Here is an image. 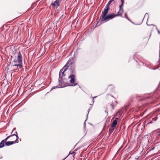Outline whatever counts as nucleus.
<instances>
[{
	"label": "nucleus",
	"mask_w": 160,
	"mask_h": 160,
	"mask_svg": "<svg viewBox=\"0 0 160 160\" xmlns=\"http://www.w3.org/2000/svg\"><path fill=\"white\" fill-rule=\"evenodd\" d=\"M110 10L104 8L100 16L99 20L97 22L95 28L98 27L101 24L114 18L113 13H108Z\"/></svg>",
	"instance_id": "nucleus-1"
},
{
	"label": "nucleus",
	"mask_w": 160,
	"mask_h": 160,
	"mask_svg": "<svg viewBox=\"0 0 160 160\" xmlns=\"http://www.w3.org/2000/svg\"><path fill=\"white\" fill-rule=\"evenodd\" d=\"M17 62H18V64H14L13 66L19 67L20 68H22V56L20 51L18 52L17 59L16 60L15 58L12 62L16 63Z\"/></svg>",
	"instance_id": "nucleus-2"
},
{
	"label": "nucleus",
	"mask_w": 160,
	"mask_h": 160,
	"mask_svg": "<svg viewBox=\"0 0 160 160\" xmlns=\"http://www.w3.org/2000/svg\"><path fill=\"white\" fill-rule=\"evenodd\" d=\"M68 78L70 79V83L71 84H70L69 86L74 87L78 85V83L75 82L76 81V74H70L68 76Z\"/></svg>",
	"instance_id": "nucleus-3"
},
{
	"label": "nucleus",
	"mask_w": 160,
	"mask_h": 160,
	"mask_svg": "<svg viewBox=\"0 0 160 160\" xmlns=\"http://www.w3.org/2000/svg\"><path fill=\"white\" fill-rule=\"evenodd\" d=\"M68 66L67 67L64 65L60 70L59 72V78L58 79H63V77H65L66 75L65 72L68 70Z\"/></svg>",
	"instance_id": "nucleus-4"
},
{
	"label": "nucleus",
	"mask_w": 160,
	"mask_h": 160,
	"mask_svg": "<svg viewBox=\"0 0 160 160\" xmlns=\"http://www.w3.org/2000/svg\"><path fill=\"white\" fill-rule=\"evenodd\" d=\"M65 79V78L62 79H58V82L59 83V86H60L61 88H63L69 86L70 84L64 81Z\"/></svg>",
	"instance_id": "nucleus-5"
},
{
	"label": "nucleus",
	"mask_w": 160,
	"mask_h": 160,
	"mask_svg": "<svg viewBox=\"0 0 160 160\" xmlns=\"http://www.w3.org/2000/svg\"><path fill=\"white\" fill-rule=\"evenodd\" d=\"M75 68L76 65L75 64L70 65V66L68 68V69L70 71V74H76Z\"/></svg>",
	"instance_id": "nucleus-6"
},
{
	"label": "nucleus",
	"mask_w": 160,
	"mask_h": 160,
	"mask_svg": "<svg viewBox=\"0 0 160 160\" xmlns=\"http://www.w3.org/2000/svg\"><path fill=\"white\" fill-rule=\"evenodd\" d=\"M61 1V0H56L53 2L51 3V6H52L57 9L59 6Z\"/></svg>",
	"instance_id": "nucleus-7"
},
{
	"label": "nucleus",
	"mask_w": 160,
	"mask_h": 160,
	"mask_svg": "<svg viewBox=\"0 0 160 160\" xmlns=\"http://www.w3.org/2000/svg\"><path fill=\"white\" fill-rule=\"evenodd\" d=\"M75 59V53L74 55V56H73L72 58H70L67 62V63L65 65L66 66H68V67L70 66V65L73 64H74L73 63V62L74 61Z\"/></svg>",
	"instance_id": "nucleus-8"
},
{
	"label": "nucleus",
	"mask_w": 160,
	"mask_h": 160,
	"mask_svg": "<svg viewBox=\"0 0 160 160\" xmlns=\"http://www.w3.org/2000/svg\"><path fill=\"white\" fill-rule=\"evenodd\" d=\"M75 59V53L74 55V56H73L72 58H70L67 62V63L65 65L66 66H68V67L70 66V65L73 64H74L73 63V62L74 61Z\"/></svg>",
	"instance_id": "nucleus-9"
},
{
	"label": "nucleus",
	"mask_w": 160,
	"mask_h": 160,
	"mask_svg": "<svg viewBox=\"0 0 160 160\" xmlns=\"http://www.w3.org/2000/svg\"><path fill=\"white\" fill-rule=\"evenodd\" d=\"M123 110L122 109L119 110L116 113L115 116L112 118V120L114 119L115 117H118L120 118L122 114L123 113Z\"/></svg>",
	"instance_id": "nucleus-10"
},
{
	"label": "nucleus",
	"mask_w": 160,
	"mask_h": 160,
	"mask_svg": "<svg viewBox=\"0 0 160 160\" xmlns=\"http://www.w3.org/2000/svg\"><path fill=\"white\" fill-rule=\"evenodd\" d=\"M123 12H121V11H118L116 13H113L114 18L120 16L122 18H123L124 17L122 16V14Z\"/></svg>",
	"instance_id": "nucleus-11"
},
{
	"label": "nucleus",
	"mask_w": 160,
	"mask_h": 160,
	"mask_svg": "<svg viewBox=\"0 0 160 160\" xmlns=\"http://www.w3.org/2000/svg\"><path fill=\"white\" fill-rule=\"evenodd\" d=\"M147 16V17H148V18H147V20L148 19V13H145V15H144V17H143V19H142V22H141L140 23H138H138H134V22H132V21H131V22L132 23V24H133L135 25H140L142 23V22H143V20H144V18L145 17V16Z\"/></svg>",
	"instance_id": "nucleus-12"
},
{
	"label": "nucleus",
	"mask_w": 160,
	"mask_h": 160,
	"mask_svg": "<svg viewBox=\"0 0 160 160\" xmlns=\"http://www.w3.org/2000/svg\"><path fill=\"white\" fill-rule=\"evenodd\" d=\"M114 1V0H109V1L108 2L107 4L106 5L105 8L110 9V4L113 1Z\"/></svg>",
	"instance_id": "nucleus-13"
},
{
	"label": "nucleus",
	"mask_w": 160,
	"mask_h": 160,
	"mask_svg": "<svg viewBox=\"0 0 160 160\" xmlns=\"http://www.w3.org/2000/svg\"><path fill=\"white\" fill-rule=\"evenodd\" d=\"M145 66L150 69L155 70L157 69L156 68H152V65L150 64L146 63L145 64Z\"/></svg>",
	"instance_id": "nucleus-14"
},
{
	"label": "nucleus",
	"mask_w": 160,
	"mask_h": 160,
	"mask_svg": "<svg viewBox=\"0 0 160 160\" xmlns=\"http://www.w3.org/2000/svg\"><path fill=\"white\" fill-rule=\"evenodd\" d=\"M5 142L4 139L2 140L0 142V148H2L5 146Z\"/></svg>",
	"instance_id": "nucleus-15"
},
{
	"label": "nucleus",
	"mask_w": 160,
	"mask_h": 160,
	"mask_svg": "<svg viewBox=\"0 0 160 160\" xmlns=\"http://www.w3.org/2000/svg\"><path fill=\"white\" fill-rule=\"evenodd\" d=\"M13 141H8L5 142V146H9L13 144Z\"/></svg>",
	"instance_id": "nucleus-16"
},
{
	"label": "nucleus",
	"mask_w": 160,
	"mask_h": 160,
	"mask_svg": "<svg viewBox=\"0 0 160 160\" xmlns=\"http://www.w3.org/2000/svg\"><path fill=\"white\" fill-rule=\"evenodd\" d=\"M115 128H113V127H112V126H111L109 129L108 132V134H110L113 132Z\"/></svg>",
	"instance_id": "nucleus-17"
},
{
	"label": "nucleus",
	"mask_w": 160,
	"mask_h": 160,
	"mask_svg": "<svg viewBox=\"0 0 160 160\" xmlns=\"http://www.w3.org/2000/svg\"><path fill=\"white\" fill-rule=\"evenodd\" d=\"M117 124V121H116V120H114L113 121L112 123L111 126H112V127H113V128H116Z\"/></svg>",
	"instance_id": "nucleus-18"
},
{
	"label": "nucleus",
	"mask_w": 160,
	"mask_h": 160,
	"mask_svg": "<svg viewBox=\"0 0 160 160\" xmlns=\"http://www.w3.org/2000/svg\"><path fill=\"white\" fill-rule=\"evenodd\" d=\"M109 88L110 89L112 92L114 91V88H115V86L112 84H110L109 86Z\"/></svg>",
	"instance_id": "nucleus-19"
},
{
	"label": "nucleus",
	"mask_w": 160,
	"mask_h": 160,
	"mask_svg": "<svg viewBox=\"0 0 160 160\" xmlns=\"http://www.w3.org/2000/svg\"><path fill=\"white\" fill-rule=\"evenodd\" d=\"M135 56V54H134L133 57V59H134V60L136 61V62L137 63L138 65L137 66V68H140V64L139 63V62L137 60H135V58H134Z\"/></svg>",
	"instance_id": "nucleus-20"
},
{
	"label": "nucleus",
	"mask_w": 160,
	"mask_h": 160,
	"mask_svg": "<svg viewBox=\"0 0 160 160\" xmlns=\"http://www.w3.org/2000/svg\"><path fill=\"white\" fill-rule=\"evenodd\" d=\"M60 87V86H59V84L56 86H53L52 87L51 90H50V92L52 90L54 89H56V88H61V87Z\"/></svg>",
	"instance_id": "nucleus-21"
},
{
	"label": "nucleus",
	"mask_w": 160,
	"mask_h": 160,
	"mask_svg": "<svg viewBox=\"0 0 160 160\" xmlns=\"http://www.w3.org/2000/svg\"><path fill=\"white\" fill-rule=\"evenodd\" d=\"M12 136H15L16 138H19L18 136V134L17 132L16 131L15 132H14V133L13 134H12Z\"/></svg>",
	"instance_id": "nucleus-22"
},
{
	"label": "nucleus",
	"mask_w": 160,
	"mask_h": 160,
	"mask_svg": "<svg viewBox=\"0 0 160 160\" xmlns=\"http://www.w3.org/2000/svg\"><path fill=\"white\" fill-rule=\"evenodd\" d=\"M88 119V115H87V116H86V120L84 122V126H83V130L85 131V128H86V121Z\"/></svg>",
	"instance_id": "nucleus-23"
},
{
	"label": "nucleus",
	"mask_w": 160,
	"mask_h": 160,
	"mask_svg": "<svg viewBox=\"0 0 160 160\" xmlns=\"http://www.w3.org/2000/svg\"><path fill=\"white\" fill-rule=\"evenodd\" d=\"M18 139L19 138H16V139L15 141H12L13 144L15 143H18L19 142Z\"/></svg>",
	"instance_id": "nucleus-24"
},
{
	"label": "nucleus",
	"mask_w": 160,
	"mask_h": 160,
	"mask_svg": "<svg viewBox=\"0 0 160 160\" xmlns=\"http://www.w3.org/2000/svg\"><path fill=\"white\" fill-rule=\"evenodd\" d=\"M12 137V134L11 135L7 136L4 139L6 141H7V140L9 139V138H10L11 137Z\"/></svg>",
	"instance_id": "nucleus-25"
},
{
	"label": "nucleus",
	"mask_w": 160,
	"mask_h": 160,
	"mask_svg": "<svg viewBox=\"0 0 160 160\" xmlns=\"http://www.w3.org/2000/svg\"><path fill=\"white\" fill-rule=\"evenodd\" d=\"M11 64V62H10V64H9L6 68L7 71H8L9 69V67Z\"/></svg>",
	"instance_id": "nucleus-26"
},
{
	"label": "nucleus",
	"mask_w": 160,
	"mask_h": 160,
	"mask_svg": "<svg viewBox=\"0 0 160 160\" xmlns=\"http://www.w3.org/2000/svg\"><path fill=\"white\" fill-rule=\"evenodd\" d=\"M120 118L118 117V118H115L114 120H116V121H117V122L118 121H120L121 119H120Z\"/></svg>",
	"instance_id": "nucleus-27"
},
{
	"label": "nucleus",
	"mask_w": 160,
	"mask_h": 160,
	"mask_svg": "<svg viewBox=\"0 0 160 160\" xmlns=\"http://www.w3.org/2000/svg\"><path fill=\"white\" fill-rule=\"evenodd\" d=\"M146 24H147V25L148 26H152V25H153V26H155L156 27V29H157H157H158V28H157V27L155 25H154L153 24H148L147 23V22L146 23Z\"/></svg>",
	"instance_id": "nucleus-28"
},
{
	"label": "nucleus",
	"mask_w": 160,
	"mask_h": 160,
	"mask_svg": "<svg viewBox=\"0 0 160 160\" xmlns=\"http://www.w3.org/2000/svg\"><path fill=\"white\" fill-rule=\"evenodd\" d=\"M74 153L75 154V152L74 151L72 152L71 151L69 152L67 156H68L70 154H73Z\"/></svg>",
	"instance_id": "nucleus-29"
},
{
	"label": "nucleus",
	"mask_w": 160,
	"mask_h": 160,
	"mask_svg": "<svg viewBox=\"0 0 160 160\" xmlns=\"http://www.w3.org/2000/svg\"><path fill=\"white\" fill-rule=\"evenodd\" d=\"M119 7V11L123 12H124V10H123V8L122 7Z\"/></svg>",
	"instance_id": "nucleus-30"
},
{
	"label": "nucleus",
	"mask_w": 160,
	"mask_h": 160,
	"mask_svg": "<svg viewBox=\"0 0 160 160\" xmlns=\"http://www.w3.org/2000/svg\"><path fill=\"white\" fill-rule=\"evenodd\" d=\"M13 72H18L19 71V69L18 68H17L16 69H14L12 70Z\"/></svg>",
	"instance_id": "nucleus-31"
},
{
	"label": "nucleus",
	"mask_w": 160,
	"mask_h": 160,
	"mask_svg": "<svg viewBox=\"0 0 160 160\" xmlns=\"http://www.w3.org/2000/svg\"><path fill=\"white\" fill-rule=\"evenodd\" d=\"M110 135V134H109L108 133V134L107 133L106 134L105 137L107 138V139H108V138Z\"/></svg>",
	"instance_id": "nucleus-32"
},
{
	"label": "nucleus",
	"mask_w": 160,
	"mask_h": 160,
	"mask_svg": "<svg viewBox=\"0 0 160 160\" xmlns=\"http://www.w3.org/2000/svg\"><path fill=\"white\" fill-rule=\"evenodd\" d=\"M155 147H152L148 151V152H150L151 151L155 149Z\"/></svg>",
	"instance_id": "nucleus-33"
},
{
	"label": "nucleus",
	"mask_w": 160,
	"mask_h": 160,
	"mask_svg": "<svg viewBox=\"0 0 160 160\" xmlns=\"http://www.w3.org/2000/svg\"><path fill=\"white\" fill-rule=\"evenodd\" d=\"M157 120V117H155L154 118H152V120L153 121H156Z\"/></svg>",
	"instance_id": "nucleus-34"
},
{
	"label": "nucleus",
	"mask_w": 160,
	"mask_h": 160,
	"mask_svg": "<svg viewBox=\"0 0 160 160\" xmlns=\"http://www.w3.org/2000/svg\"><path fill=\"white\" fill-rule=\"evenodd\" d=\"M124 2H121V4L119 6V7H122L124 6Z\"/></svg>",
	"instance_id": "nucleus-35"
},
{
	"label": "nucleus",
	"mask_w": 160,
	"mask_h": 160,
	"mask_svg": "<svg viewBox=\"0 0 160 160\" xmlns=\"http://www.w3.org/2000/svg\"><path fill=\"white\" fill-rule=\"evenodd\" d=\"M109 118L108 117V118L106 120V122H109V120H110V118ZM106 123H105V125H104V126H105L106 125Z\"/></svg>",
	"instance_id": "nucleus-36"
},
{
	"label": "nucleus",
	"mask_w": 160,
	"mask_h": 160,
	"mask_svg": "<svg viewBox=\"0 0 160 160\" xmlns=\"http://www.w3.org/2000/svg\"><path fill=\"white\" fill-rule=\"evenodd\" d=\"M16 131V128H13L12 132H11V134H12L15 131V132Z\"/></svg>",
	"instance_id": "nucleus-37"
},
{
	"label": "nucleus",
	"mask_w": 160,
	"mask_h": 160,
	"mask_svg": "<svg viewBox=\"0 0 160 160\" xmlns=\"http://www.w3.org/2000/svg\"><path fill=\"white\" fill-rule=\"evenodd\" d=\"M127 17H128V16L127 13H125L124 14V18H127Z\"/></svg>",
	"instance_id": "nucleus-38"
},
{
	"label": "nucleus",
	"mask_w": 160,
	"mask_h": 160,
	"mask_svg": "<svg viewBox=\"0 0 160 160\" xmlns=\"http://www.w3.org/2000/svg\"><path fill=\"white\" fill-rule=\"evenodd\" d=\"M158 91V88H157L154 91V92L155 93H156Z\"/></svg>",
	"instance_id": "nucleus-39"
},
{
	"label": "nucleus",
	"mask_w": 160,
	"mask_h": 160,
	"mask_svg": "<svg viewBox=\"0 0 160 160\" xmlns=\"http://www.w3.org/2000/svg\"><path fill=\"white\" fill-rule=\"evenodd\" d=\"M152 97V96H148L147 97V98L148 99L152 98H153Z\"/></svg>",
	"instance_id": "nucleus-40"
},
{
	"label": "nucleus",
	"mask_w": 160,
	"mask_h": 160,
	"mask_svg": "<svg viewBox=\"0 0 160 160\" xmlns=\"http://www.w3.org/2000/svg\"><path fill=\"white\" fill-rule=\"evenodd\" d=\"M16 53V50H14L13 52V54L15 55Z\"/></svg>",
	"instance_id": "nucleus-41"
},
{
	"label": "nucleus",
	"mask_w": 160,
	"mask_h": 160,
	"mask_svg": "<svg viewBox=\"0 0 160 160\" xmlns=\"http://www.w3.org/2000/svg\"><path fill=\"white\" fill-rule=\"evenodd\" d=\"M160 153V150H159L158 152L155 154V155H158Z\"/></svg>",
	"instance_id": "nucleus-42"
},
{
	"label": "nucleus",
	"mask_w": 160,
	"mask_h": 160,
	"mask_svg": "<svg viewBox=\"0 0 160 160\" xmlns=\"http://www.w3.org/2000/svg\"><path fill=\"white\" fill-rule=\"evenodd\" d=\"M126 19L128 20L129 21H130V22H131V20L128 17H127V18H126Z\"/></svg>",
	"instance_id": "nucleus-43"
},
{
	"label": "nucleus",
	"mask_w": 160,
	"mask_h": 160,
	"mask_svg": "<svg viewBox=\"0 0 160 160\" xmlns=\"http://www.w3.org/2000/svg\"><path fill=\"white\" fill-rule=\"evenodd\" d=\"M97 97V96H94V97H91V98H93V99H94V98H96Z\"/></svg>",
	"instance_id": "nucleus-44"
},
{
	"label": "nucleus",
	"mask_w": 160,
	"mask_h": 160,
	"mask_svg": "<svg viewBox=\"0 0 160 160\" xmlns=\"http://www.w3.org/2000/svg\"><path fill=\"white\" fill-rule=\"evenodd\" d=\"M90 105H91V106L90 107H89V109H90L91 110V109H92V104H90Z\"/></svg>",
	"instance_id": "nucleus-45"
},
{
	"label": "nucleus",
	"mask_w": 160,
	"mask_h": 160,
	"mask_svg": "<svg viewBox=\"0 0 160 160\" xmlns=\"http://www.w3.org/2000/svg\"><path fill=\"white\" fill-rule=\"evenodd\" d=\"M157 32H158V34H160V31L158 30V29H157Z\"/></svg>",
	"instance_id": "nucleus-46"
},
{
	"label": "nucleus",
	"mask_w": 160,
	"mask_h": 160,
	"mask_svg": "<svg viewBox=\"0 0 160 160\" xmlns=\"http://www.w3.org/2000/svg\"><path fill=\"white\" fill-rule=\"evenodd\" d=\"M105 113H107V116H108V110H105Z\"/></svg>",
	"instance_id": "nucleus-47"
},
{
	"label": "nucleus",
	"mask_w": 160,
	"mask_h": 160,
	"mask_svg": "<svg viewBox=\"0 0 160 160\" xmlns=\"http://www.w3.org/2000/svg\"><path fill=\"white\" fill-rule=\"evenodd\" d=\"M11 64H11V67H14V66H13V65H14V64H13V62H11Z\"/></svg>",
	"instance_id": "nucleus-48"
},
{
	"label": "nucleus",
	"mask_w": 160,
	"mask_h": 160,
	"mask_svg": "<svg viewBox=\"0 0 160 160\" xmlns=\"http://www.w3.org/2000/svg\"><path fill=\"white\" fill-rule=\"evenodd\" d=\"M13 58V56H11V58L9 59L10 61H11L12 58Z\"/></svg>",
	"instance_id": "nucleus-49"
},
{
	"label": "nucleus",
	"mask_w": 160,
	"mask_h": 160,
	"mask_svg": "<svg viewBox=\"0 0 160 160\" xmlns=\"http://www.w3.org/2000/svg\"><path fill=\"white\" fill-rule=\"evenodd\" d=\"M110 106L112 107L114 106L112 102V103L110 104Z\"/></svg>",
	"instance_id": "nucleus-50"
},
{
	"label": "nucleus",
	"mask_w": 160,
	"mask_h": 160,
	"mask_svg": "<svg viewBox=\"0 0 160 160\" xmlns=\"http://www.w3.org/2000/svg\"><path fill=\"white\" fill-rule=\"evenodd\" d=\"M140 62L142 63L141 65H144V63L143 62H141L140 61Z\"/></svg>",
	"instance_id": "nucleus-51"
},
{
	"label": "nucleus",
	"mask_w": 160,
	"mask_h": 160,
	"mask_svg": "<svg viewBox=\"0 0 160 160\" xmlns=\"http://www.w3.org/2000/svg\"><path fill=\"white\" fill-rule=\"evenodd\" d=\"M139 158V157H136L135 158L136 160H137Z\"/></svg>",
	"instance_id": "nucleus-52"
},
{
	"label": "nucleus",
	"mask_w": 160,
	"mask_h": 160,
	"mask_svg": "<svg viewBox=\"0 0 160 160\" xmlns=\"http://www.w3.org/2000/svg\"><path fill=\"white\" fill-rule=\"evenodd\" d=\"M68 157V156H67V157H66L65 158H64V159H62V160H65Z\"/></svg>",
	"instance_id": "nucleus-53"
},
{
	"label": "nucleus",
	"mask_w": 160,
	"mask_h": 160,
	"mask_svg": "<svg viewBox=\"0 0 160 160\" xmlns=\"http://www.w3.org/2000/svg\"><path fill=\"white\" fill-rule=\"evenodd\" d=\"M90 110V109H88V113L87 115H88Z\"/></svg>",
	"instance_id": "nucleus-54"
},
{
	"label": "nucleus",
	"mask_w": 160,
	"mask_h": 160,
	"mask_svg": "<svg viewBox=\"0 0 160 160\" xmlns=\"http://www.w3.org/2000/svg\"><path fill=\"white\" fill-rule=\"evenodd\" d=\"M124 0H120L121 1V2H124Z\"/></svg>",
	"instance_id": "nucleus-55"
},
{
	"label": "nucleus",
	"mask_w": 160,
	"mask_h": 160,
	"mask_svg": "<svg viewBox=\"0 0 160 160\" xmlns=\"http://www.w3.org/2000/svg\"><path fill=\"white\" fill-rule=\"evenodd\" d=\"M157 135L158 136H159L160 137V132L158 134H157Z\"/></svg>",
	"instance_id": "nucleus-56"
},
{
	"label": "nucleus",
	"mask_w": 160,
	"mask_h": 160,
	"mask_svg": "<svg viewBox=\"0 0 160 160\" xmlns=\"http://www.w3.org/2000/svg\"><path fill=\"white\" fill-rule=\"evenodd\" d=\"M92 103L93 104V103L94 102V99H93V98H92Z\"/></svg>",
	"instance_id": "nucleus-57"
},
{
	"label": "nucleus",
	"mask_w": 160,
	"mask_h": 160,
	"mask_svg": "<svg viewBox=\"0 0 160 160\" xmlns=\"http://www.w3.org/2000/svg\"><path fill=\"white\" fill-rule=\"evenodd\" d=\"M152 123V122H148V124H149V123Z\"/></svg>",
	"instance_id": "nucleus-58"
},
{
	"label": "nucleus",
	"mask_w": 160,
	"mask_h": 160,
	"mask_svg": "<svg viewBox=\"0 0 160 160\" xmlns=\"http://www.w3.org/2000/svg\"><path fill=\"white\" fill-rule=\"evenodd\" d=\"M112 109L113 110H114V106H113L112 107Z\"/></svg>",
	"instance_id": "nucleus-59"
},
{
	"label": "nucleus",
	"mask_w": 160,
	"mask_h": 160,
	"mask_svg": "<svg viewBox=\"0 0 160 160\" xmlns=\"http://www.w3.org/2000/svg\"><path fill=\"white\" fill-rule=\"evenodd\" d=\"M50 42H47V43H46H46H47L48 44L50 43Z\"/></svg>",
	"instance_id": "nucleus-60"
},
{
	"label": "nucleus",
	"mask_w": 160,
	"mask_h": 160,
	"mask_svg": "<svg viewBox=\"0 0 160 160\" xmlns=\"http://www.w3.org/2000/svg\"><path fill=\"white\" fill-rule=\"evenodd\" d=\"M63 16V15H62L61 17L60 18H59V19H60L61 18H62V16Z\"/></svg>",
	"instance_id": "nucleus-61"
},
{
	"label": "nucleus",
	"mask_w": 160,
	"mask_h": 160,
	"mask_svg": "<svg viewBox=\"0 0 160 160\" xmlns=\"http://www.w3.org/2000/svg\"><path fill=\"white\" fill-rule=\"evenodd\" d=\"M115 102H116V103H118V102H117V101H115Z\"/></svg>",
	"instance_id": "nucleus-62"
},
{
	"label": "nucleus",
	"mask_w": 160,
	"mask_h": 160,
	"mask_svg": "<svg viewBox=\"0 0 160 160\" xmlns=\"http://www.w3.org/2000/svg\"><path fill=\"white\" fill-rule=\"evenodd\" d=\"M19 140H20V141H21V139H20Z\"/></svg>",
	"instance_id": "nucleus-63"
},
{
	"label": "nucleus",
	"mask_w": 160,
	"mask_h": 160,
	"mask_svg": "<svg viewBox=\"0 0 160 160\" xmlns=\"http://www.w3.org/2000/svg\"><path fill=\"white\" fill-rule=\"evenodd\" d=\"M77 150H78V149H75V151H77Z\"/></svg>",
	"instance_id": "nucleus-64"
}]
</instances>
